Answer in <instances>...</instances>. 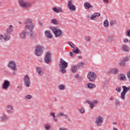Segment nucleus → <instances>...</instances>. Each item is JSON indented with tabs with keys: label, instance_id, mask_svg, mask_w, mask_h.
<instances>
[{
	"label": "nucleus",
	"instance_id": "1",
	"mask_svg": "<svg viewBox=\"0 0 130 130\" xmlns=\"http://www.w3.org/2000/svg\"><path fill=\"white\" fill-rule=\"evenodd\" d=\"M50 29L56 38L62 37V35H63V32L58 27H52Z\"/></svg>",
	"mask_w": 130,
	"mask_h": 130
},
{
	"label": "nucleus",
	"instance_id": "2",
	"mask_svg": "<svg viewBox=\"0 0 130 130\" xmlns=\"http://www.w3.org/2000/svg\"><path fill=\"white\" fill-rule=\"evenodd\" d=\"M18 4L22 9H28V8H30V6H32L31 2L26 0H19Z\"/></svg>",
	"mask_w": 130,
	"mask_h": 130
},
{
	"label": "nucleus",
	"instance_id": "3",
	"mask_svg": "<svg viewBox=\"0 0 130 130\" xmlns=\"http://www.w3.org/2000/svg\"><path fill=\"white\" fill-rule=\"evenodd\" d=\"M60 64L59 65L60 68V71L62 74H66L67 73V70L68 68V62H66L63 59L60 60Z\"/></svg>",
	"mask_w": 130,
	"mask_h": 130
},
{
	"label": "nucleus",
	"instance_id": "4",
	"mask_svg": "<svg viewBox=\"0 0 130 130\" xmlns=\"http://www.w3.org/2000/svg\"><path fill=\"white\" fill-rule=\"evenodd\" d=\"M32 22L33 21L31 19L28 18L25 22L26 25L25 28L28 29L30 31H32L34 29L35 24Z\"/></svg>",
	"mask_w": 130,
	"mask_h": 130
},
{
	"label": "nucleus",
	"instance_id": "5",
	"mask_svg": "<svg viewBox=\"0 0 130 130\" xmlns=\"http://www.w3.org/2000/svg\"><path fill=\"white\" fill-rule=\"evenodd\" d=\"M122 88L123 89V91L121 93L120 97L122 100H125V95H126V93L130 90V86L127 87L125 85H123L122 86Z\"/></svg>",
	"mask_w": 130,
	"mask_h": 130
},
{
	"label": "nucleus",
	"instance_id": "6",
	"mask_svg": "<svg viewBox=\"0 0 130 130\" xmlns=\"http://www.w3.org/2000/svg\"><path fill=\"white\" fill-rule=\"evenodd\" d=\"M87 77L90 82H95L97 79V75L94 72H89L87 74Z\"/></svg>",
	"mask_w": 130,
	"mask_h": 130
},
{
	"label": "nucleus",
	"instance_id": "7",
	"mask_svg": "<svg viewBox=\"0 0 130 130\" xmlns=\"http://www.w3.org/2000/svg\"><path fill=\"white\" fill-rule=\"evenodd\" d=\"M104 122V118L102 116H98L95 117V124L96 126H101Z\"/></svg>",
	"mask_w": 130,
	"mask_h": 130
},
{
	"label": "nucleus",
	"instance_id": "8",
	"mask_svg": "<svg viewBox=\"0 0 130 130\" xmlns=\"http://www.w3.org/2000/svg\"><path fill=\"white\" fill-rule=\"evenodd\" d=\"M24 85L27 88H29L31 86V80L28 74H26L23 77Z\"/></svg>",
	"mask_w": 130,
	"mask_h": 130
},
{
	"label": "nucleus",
	"instance_id": "9",
	"mask_svg": "<svg viewBox=\"0 0 130 130\" xmlns=\"http://www.w3.org/2000/svg\"><path fill=\"white\" fill-rule=\"evenodd\" d=\"M8 67L10 69H11L12 71H14V72L18 71V69L17 68V64L14 61H10L8 65Z\"/></svg>",
	"mask_w": 130,
	"mask_h": 130
},
{
	"label": "nucleus",
	"instance_id": "10",
	"mask_svg": "<svg viewBox=\"0 0 130 130\" xmlns=\"http://www.w3.org/2000/svg\"><path fill=\"white\" fill-rule=\"evenodd\" d=\"M41 53H42V46L38 45L36 47L35 54L37 56H40Z\"/></svg>",
	"mask_w": 130,
	"mask_h": 130
},
{
	"label": "nucleus",
	"instance_id": "11",
	"mask_svg": "<svg viewBox=\"0 0 130 130\" xmlns=\"http://www.w3.org/2000/svg\"><path fill=\"white\" fill-rule=\"evenodd\" d=\"M44 60L46 63H49L51 61V53L50 52H48L46 53Z\"/></svg>",
	"mask_w": 130,
	"mask_h": 130
},
{
	"label": "nucleus",
	"instance_id": "12",
	"mask_svg": "<svg viewBox=\"0 0 130 130\" xmlns=\"http://www.w3.org/2000/svg\"><path fill=\"white\" fill-rule=\"evenodd\" d=\"M86 102L87 103V104H89L90 106V109H93L95 105H97V104H98V101L97 100H94L92 102L91 101L87 100L86 101Z\"/></svg>",
	"mask_w": 130,
	"mask_h": 130
},
{
	"label": "nucleus",
	"instance_id": "13",
	"mask_svg": "<svg viewBox=\"0 0 130 130\" xmlns=\"http://www.w3.org/2000/svg\"><path fill=\"white\" fill-rule=\"evenodd\" d=\"M68 8L70 11H76V6L73 4V0H69L68 4Z\"/></svg>",
	"mask_w": 130,
	"mask_h": 130
},
{
	"label": "nucleus",
	"instance_id": "14",
	"mask_svg": "<svg viewBox=\"0 0 130 130\" xmlns=\"http://www.w3.org/2000/svg\"><path fill=\"white\" fill-rule=\"evenodd\" d=\"M11 82L8 80H5L4 84H3V88L5 90H8L9 89V87H10V85Z\"/></svg>",
	"mask_w": 130,
	"mask_h": 130
},
{
	"label": "nucleus",
	"instance_id": "15",
	"mask_svg": "<svg viewBox=\"0 0 130 130\" xmlns=\"http://www.w3.org/2000/svg\"><path fill=\"white\" fill-rule=\"evenodd\" d=\"M8 119H9V117L8 116V115L6 114H4L0 118V121H1V122H6V121H7Z\"/></svg>",
	"mask_w": 130,
	"mask_h": 130
},
{
	"label": "nucleus",
	"instance_id": "16",
	"mask_svg": "<svg viewBox=\"0 0 130 130\" xmlns=\"http://www.w3.org/2000/svg\"><path fill=\"white\" fill-rule=\"evenodd\" d=\"M72 52L76 54H80L81 53V50L75 46L72 49Z\"/></svg>",
	"mask_w": 130,
	"mask_h": 130
},
{
	"label": "nucleus",
	"instance_id": "17",
	"mask_svg": "<svg viewBox=\"0 0 130 130\" xmlns=\"http://www.w3.org/2000/svg\"><path fill=\"white\" fill-rule=\"evenodd\" d=\"M84 6L86 10H89V9H92V8H93V6H92L89 2H85Z\"/></svg>",
	"mask_w": 130,
	"mask_h": 130
},
{
	"label": "nucleus",
	"instance_id": "18",
	"mask_svg": "<svg viewBox=\"0 0 130 130\" xmlns=\"http://www.w3.org/2000/svg\"><path fill=\"white\" fill-rule=\"evenodd\" d=\"M7 110L9 114H12L13 110H14V107L11 105H9L7 106Z\"/></svg>",
	"mask_w": 130,
	"mask_h": 130
},
{
	"label": "nucleus",
	"instance_id": "19",
	"mask_svg": "<svg viewBox=\"0 0 130 130\" xmlns=\"http://www.w3.org/2000/svg\"><path fill=\"white\" fill-rule=\"evenodd\" d=\"M4 40L5 41H9L11 39V34H8V32L5 33L4 35Z\"/></svg>",
	"mask_w": 130,
	"mask_h": 130
},
{
	"label": "nucleus",
	"instance_id": "20",
	"mask_svg": "<svg viewBox=\"0 0 130 130\" xmlns=\"http://www.w3.org/2000/svg\"><path fill=\"white\" fill-rule=\"evenodd\" d=\"M52 10L54 13H63V10L61 9V8H57L56 7H54L52 8Z\"/></svg>",
	"mask_w": 130,
	"mask_h": 130
},
{
	"label": "nucleus",
	"instance_id": "21",
	"mask_svg": "<svg viewBox=\"0 0 130 130\" xmlns=\"http://www.w3.org/2000/svg\"><path fill=\"white\" fill-rule=\"evenodd\" d=\"M26 34H27V31L26 29H24L20 34L21 38H22V39H26Z\"/></svg>",
	"mask_w": 130,
	"mask_h": 130
},
{
	"label": "nucleus",
	"instance_id": "22",
	"mask_svg": "<svg viewBox=\"0 0 130 130\" xmlns=\"http://www.w3.org/2000/svg\"><path fill=\"white\" fill-rule=\"evenodd\" d=\"M118 79L120 80V81H125L126 80L125 75L122 74H119L118 75Z\"/></svg>",
	"mask_w": 130,
	"mask_h": 130
},
{
	"label": "nucleus",
	"instance_id": "23",
	"mask_svg": "<svg viewBox=\"0 0 130 130\" xmlns=\"http://www.w3.org/2000/svg\"><path fill=\"white\" fill-rule=\"evenodd\" d=\"M110 72L112 74L117 75L119 73V70L117 68L111 69Z\"/></svg>",
	"mask_w": 130,
	"mask_h": 130
},
{
	"label": "nucleus",
	"instance_id": "24",
	"mask_svg": "<svg viewBox=\"0 0 130 130\" xmlns=\"http://www.w3.org/2000/svg\"><path fill=\"white\" fill-rule=\"evenodd\" d=\"M100 13L95 12L90 17V20H94L96 17H100Z\"/></svg>",
	"mask_w": 130,
	"mask_h": 130
},
{
	"label": "nucleus",
	"instance_id": "25",
	"mask_svg": "<svg viewBox=\"0 0 130 130\" xmlns=\"http://www.w3.org/2000/svg\"><path fill=\"white\" fill-rule=\"evenodd\" d=\"M45 34L47 38H52V37H53V36L51 35V33H50V31L49 30H46L45 31Z\"/></svg>",
	"mask_w": 130,
	"mask_h": 130
},
{
	"label": "nucleus",
	"instance_id": "26",
	"mask_svg": "<svg viewBox=\"0 0 130 130\" xmlns=\"http://www.w3.org/2000/svg\"><path fill=\"white\" fill-rule=\"evenodd\" d=\"M13 31H14V26L13 25H10L9 28L7 29L6 33L11 34V33H12Z\"/></svg>",
	"mask_w": 130,
	"mask_h": 130
},
{
	"label": "nucleus",
	"instance_id": "27",
	"mask_svg": "<svg viewBox=\"0 0 130 130\" xmlns=\"http://www.w3.org/2000/svg\"><path fill=\"white\" fill-rule=\"evenodd\" d=\"M88 89H93V88H96V84L92 83H89L87 85Z\"/></svg>",
	"mask_w": 130,
	"mask_h": 130
},
{
	"label": "nucleus",
	"instance_id": "28",
	"mask_svg": "<svg viewBox=\"0 0 130 130\" xmlns=\"http://www.w3.org/2000/svg\"><path fill=\"white\" fill-rule=\"evenodd\" d=\"M37 72L39 76L43 75V72H42V69L41 68H37Z\"/></svg>",
	"mask_w": 130,
	"mask_h": 130
},
{
	"label": "nucleus",
	"instance_id": "29",
	"mask_svg": "<svg viewBox=\"0 0 130 130\" xmlns=\"http://www.w3.org/2000/svg\"><path fill=\"white\" fill-rule=\"evenodd\" d=\"M122 50L124 52H127L128 51V47L127 46L124 45L122 46Z\"/></svg>",
	"mask_w": 130,
	"mask_h": 130
},
{
	"label": "nucleus",
	"instance_id": "30",
	"mask_svg": "<svg viewBox=\"0 0 130 130\" xmlns=\"http://www.w3.org/2000/svg\"><path fill=\"white\" fill-rule=\"evenodd\" d=\"M77 70L78 68L77 66H72L71 67V72H72V73H74V74L77 73Z\"/></svg>",
	"mask_w": 130,
	"mask_h": 130
},
{
	"label": "nucleus",
	"instance_id": "31",
	"mask_svg": "<svg viewBox=\"0 0 130 130\" xmlns=\"http://www.w3.org/2000/svg\"><path fill=\"white\" fill-rule=\"evenodd\" d=\"M51 24H53L54 25H58V21L56 19H53L50 21Z\"/></svg>",
	"mask_w": 130,
	"mask_h": 130
},
{
	"label": "nucleus",
	"instance_id": "32",
	"mask_svg": "<svg viewBox=\"0 0 130 130\" xmlns=\"http://www.w3.org/2000/svg\"><path fill=\"white\" fill-rule=\"evenodd\" d=\"M108 26H109V22H108V20L107 19H106L104 21V26L105 28H108Z\"/></svg>",
	"mask_w": 130,
	"mask_h": 130
},
{
	"label": "nucleus",
	"instance_id": "33",
	"mask_svg": "<svg viewBox=\"0 0 130 130\" xmlns=\"http://www.w3.org/2000/svg\"><path fill=\"white\" fill-rule=\"evenodd\" d=\"M58 89H59V90H66V85L64 84H60L58 85Z\"/></svg>",
	"mask_w": 130,
	"mask_h": 130
},
{
	"label": "nucleus",
	"instance_id": "34",
	"mask_svg": "<svg viewBox=\"0 0 130 130\" xmlns=\"http://www.w3.org/2000/svg\"><path fill=\"white\" fill-rule=\"evenodd\" d=\"M25 100H29L30 99H32V95L30 94H27L25 96Z\"/></svg>",
	"mask_w": 130,
	"mask_h": 130
},
{
	"label": "nucleus",
	"instance_id": "35",
	"mask_svg": "<svg viewBox=\"0 0 130 130\" xmlns=\"http://www.w3.org/2000/svg\"><path fill=\"white\" fill-rule=\"evenodd\" d=\"M44 129L45 130H50V125L47 124L44 126Z\"/></svg>",
	"mask_w": 130,
	"mask_h": 130
},
{
	"label": "nucleus",
	"instance_id": "36",
	"mask_svg": "<svg viewBox=\"0 0 130 130\" xmlns=\"http://www.w3.org/2000/svg\"><path fill=\"white\" fill-rule=\"evenodd\" d=\"M108 40L109 41V42H112L113 41V36H110L108 38Z\"/></svg>",
	"mask_w": 130,
	"mask_h": 130
},
{
	"label": "nucleus",
	"instance_id": "37",
	"mask_svg": "<svg viewBox=\"0 0 130 130\" xmlns=\"http://www.w3.org/2000/svg\"><path fill=\"white\" fill-rule=\"evenodd\" d=\"M67 43H68V44H69V45H70V46H71V47H72V48H74V47H75L76 45H75L74 43H73L72 42H68Z\"/></svg>",
	"mask_w": 130,
	"mask_h": 130
},
{
	"label": "nucleus",
	"instance_id": "38",
	"mask_svg": "<svg viewBox=\"0 0 130 130\" xmlns=\"http://www.w3.org/2000/svg\"><path fill=\"white\" fill-rule=\"evenodd\" d=\"M119 64L120 66H121V67H125V62L123 61V60H122V61H121Z\"/></svg>",
	"mask_w": 130,
	"mask_h": 130
},
{
	"label": "nucleus",
	"instance_id": "39",
	"mask_svg": "<svg viewBox=\"0 0 130 130\" xmlns=\"http://www.w3.org/2000/svg\"><path fill=\"white\" fill-rule=\"evenodd\" d=\"M84 66V63L83 62H80L79 64L76 66L78 69L82 68Z\"/></svg>",
	"mask_w": 130,
	"mask_h": 130
},
{
	"label": "nucleus",
	"instance_id": "40",
	"mask_svg": "<svg viewBox=\"0 0 130 130\" xmlns=\"http://www.w3.org/2000/svg\"><path fill=\"white\" fill-rule=\"evenodd\" d=\"M116 91L117 92H118V93H119V92H120V91H121V87H120V86H117L116 87Z\"/></svg>",
	"mask_w": 130,
	"mask_h": 130
},
{
	"label": "nucleus",
	"instance_id": "41",
	"mask_svg": "<svg viewBox=\"0 0 130 130\" xmlns=\"http://www.w3.org/2000/svg\"><path fill=\"white\" fill-rule=\"evenodd\" d=\"M115 105H116V106H118V105H120V102L118 99L115 100Z\"/></svg>",
	"mask_w": 130,
	"mask_h": 130
},
{
	"label": "nucleus",
	"instance_id": "42",
	"mask_svg": "<svg viewBox=\"0 0 130 130\" xmlns=\"http://www.w3.org/2000/svg\"><path fill=\"white\" fill-rule=\"evenodd\" d=\"M58 116H65L67 117V115L64 114V113H63V112H59V113L58 114Z\"/></svg>",
	"mask_w": 130,
	"mask_h": 130
},
{
	"label": "nucleus",
	"instance_id": "43",
	"mask_svg": "<svg viewBox=\"0 0 130 130\" xmlns=\"http://www.w3.org/2000/svg\"><path fill=\"white\" fill-rule=\"evenodd\" d=\"M115 24H116V21L115 20H112L110 22V25L112 26L115 25Z\"/></svg>",
	"mask_w": 130,
	"mask_h": 130
},
{
	"label": "nucleus",
	"instance_id": "44",
	"mask_svg": "<svg viewBox=\"0 0 130 130\" xmlns=\"http://www.w3.org/2000/svg\"><path fill=\"white\" fill-rule=\"evenodd\" d=\"M86 41L90 42L91 41V38L90 37H86Z\"/></svg>",
	"mask_w": 130,
	"mask_h": 130
},
{
	"label": "nucleus",
	"instance_id": "45",
	"mask_svg": "<svg viewBox=\"0 0 130 130\" xmlns=\"http://www.w3.org/2000/svg\"><path fill=\"white\" fill-rule=\"evenodd\" d=\"M126 34L127 36H128V37H130V29L127 30Z\"/></svg>",
	"mask_w": 130,
	"mask_h": 130
},
{
	"label": "nucleus",
	"instance_id": "46",
	"mask_svg": "<svg viewBox=\"0 0 130 130\" xmlns=\"http://www.w3.org/2000/svg\"><path fill=\"white\" fill-rule=\"evenodd\" d=\"M80 112H81V113H85V109L83 108L80 109Z\"/></svg>",
	"mask_w": 130,
	"mask_h": 130
},
{
	"label": "nucleus",
	"instance_id": "47",
	"mask_svg": "<svg viewBox=\"0 0 130 130\" xmlns=\"http://www.w3.org/2000/svg\"><path fill=\"white\" fill-rule=\"evenodd\" d=\"M50 115H51V116H52L53 118H54V117H55V113H51L50 114Z\"/></svg>",
	"mask_w": 130,
	"mask_h": 130
},
{
	"label": "nucleus",
	"instance_id": "48",
	"mask_svg": "<svg viewBox=\"0 0 130 130\" xmlns=\"http://www.w3.org/2000/svg\"><path fill=\"white\" fill-rule=\"evenodd\" d=\"M127 76L128 79H129V80H130V71L127 72Z\"/></svg>",
	"mask_w": 130,
	"mask_h": 130
},
{
	"label": "nucleus",
	"instance_id": "49",
	"mask_svg": "<svg viewBox=\"0 0 130 130\" xmlns=\"http://www.w3.org/2000/svg\"><path fill=\"white\" fill-rule=\"evenodd\" d=\"M53 119L54 121H56V122L57 121V120H58L57 117L55 116V117H54L53 118Z\"/></svg>",
	"mask_w": 130,
	"mask_h": 130
},
{
	"label": "nucleus",
	"instance_id": "50",
	"mask_svg": "<svg viewBox=\"0 0 130 130\" xmlns=\"http://www.w3.org/2000/svg\"><path fill=\"white\" fill-rule=\"evenodd\" d=\"M3 39H4V37L3 35L0 34V40H3Z\"/></svg>",
	"mask_w": 130,
	"mask_h": 130
},
{
	"label": "nucleus",
	"instance_id": "51",
	"mask_svg": "<svg viewBox=\"0 0 130 130\" xmlns=\"http://www.w3.org/2000/svg\"><path fill=\"white\" fill-rule=\"evenodd\" d=\"M123 60L125 62L127 60H128V57H125V58H123Z\"/></svg>",
	"mask_w": 130,
	"mask_h": 130
},
{
	"label": "nucleus",
	"instance_id": "52",
	"mask_svg": "<svg viewBox=\"0 0 130 130\" xmlns=\"http://www.w3.org/2000/svg\"><path fill=\"white\" fill-rule=\"evenodd\" d=\"M109 100L110 101H113V100H114V98H113V96H111L110 98H109Z\"/></svg>",
	"mask_w": 130,
	"mask_h": 130
},
{
	"label": "nucleus",
	"instance_id": "53",
	"mask_svg": "<svg viewBox=\"0 0 130 130\" xmlns=\"http://www.w3.org/2000/svg\"><path fill=\"white\" fill-rule=\"evenodd\" d=\"M103 2L105 4H108V3H109V0H103Z\"/></svg>",
	"mask_w": 130,
	"mask_h": 130
},
{
	"label": "nucleus",
	"instance_id": "54",
	"mask_svg": "<svg viewBox=\"0 0 130 130\" xmlns=\"http://www.w3.org/2000/svg\"><path fill=\"white\" fill-rule=\"evenodd\" d=\"M79 77L80 75H79V74H77L76 75H75V79H79Z\"/></svg>",
	"mask_w": 130,
	"mask_h": 130
},
{
	"label": "nucleus",
	"instance_id": "55",
	"mask_svg": "<svg viewBox=\"0 0 130 130\" xmlns=\"http://www.w3.org/2000/svg\"><path fill=\"white\" fill-rule=\"evenodd\" d=\"M59 130H69L68 128L63 127V128H60Z\"/></svg>",
	"mask_w": 130,
	"mask_h": 130
},
{
	"label": "nucleus",
	"instance_id": "56",
	"mask_svg": "<svg viewBox=\"0 0 130 130\" xmlns=\"http://www.w3.org/2000/svg\"><path fill=\"white\" fill-rule=\"evenodd\" d=\"M70 55H71V56H72V57H73V56H74V53H73L71 51V52H70Z\"/></svg>",
	"mask_w": 130,
	"mask_h": 130
},
{
	"label": "nucleus",
	"instance_id": "57",
	"mask_svg": "<svg viewBox=\"0 0 130 130\" xmlns=\"http://www.w3.org/2000/svg\"><path fill=\"white\" fill-rule=\"evenodd\" d=\"M124 42H125V43L128 42V40L127 39H124Z\"/></svg>",
	"mask_w": 130,
	"mask_h": 130
},
{
	"label": "nucleus",
	"instance_id": "58",
	"mask_svg": "<svg viewBox=\"0 0 130 130\" xmlns=\"http://www.w3.org/2000/svg\"><path fill=\"white\" fill-rule=\"evenodd\" d=\"M12 75H13V76H16V72H13L12 73Z\"/></svg>",
	"mask_w": 130,
	"mask_h": 130
},
{
	"label": "nucleus",
	"instance_id": "59",
	"mask_svg": "<svg viewBox=\"0 0 130 130\" xmlns=\"http://www.w3.org/2000/svg\"><path fill=\"white\" fill-rule=\"evenodd\" d=\"M125 125H126V124H125V123H123L122 126L124 127V126H125Z\"/></svg>",
	"mask_w": 130,
	"mask_h": 130
},
{
	"label": "nucleus",
	"instance_id": "60",
	"mask_svg": "<svg viewBox=\"0 0 130 130\" xmlns=\"http://www.w3.org/2000/svg\"><path fill=\"white\" fill-rule=\"evenodd\" d=\"M40 26H43V23H42V22H40Z\"/></svg>",
	"mask_w": 130,
	"mask_h": 130
},
{
	"label": "nucleus",
	"instance_id": "61",
	"mask_svg": "<svg viewBox=\"0 0 130 130\" xmlns=\"http://www.w3.org/2000/svg\"><path fill=\"white\" fill-rule=\"evenodd\" d=\"M113 124H117V122H113Z\"/></svg>",
	"mask_w": 130,
	"mask_h": 130
},
{
	"label": "nucleus",
	"instance_id": "62",
	"mask_svg": "<svg viewBox=\"0 0 130 130\" xmlns=\"http://www.w3.org/2000/svg\"><path fill=\"white\" fill-rule=\"evenodd\" d=\"M78 58H82V56H78Z\"/></svg>",
	"mask_w": 130,
	"mask_h": 130
},
{
	"label": "nucleus",
	"instance_id": "63",
	"mask_svg": "<svg viewBox=\"0 0 130 130\" xmlns=\"http://www.w3.org/2000/svg\"><path fill=\"white\" fill-rule=\"evenodd\" d=\"M2 3L0 2V7H2Z\"/></svg>",
	"mask_w": 130,
	"mask_h": 130
},
{
	"label": "nucleus",
	"instance_id": "64",
	"mask_svg": "<svg viewBox=\"0 0 130 130\" xmlns=\"http://www.w3.org/2000/svg\"><path fill=\"white\" fill-rule=\"evenodd\" d=\"M19 24H21V22H19Z\"/></svg>",
	"mask_w": 130,
	"mask_h": 130
}]
</instances>
